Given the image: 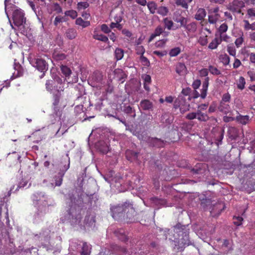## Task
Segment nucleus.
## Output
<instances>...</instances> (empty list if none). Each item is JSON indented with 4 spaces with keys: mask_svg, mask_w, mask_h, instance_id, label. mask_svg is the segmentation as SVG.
<instances>
[{
    "mask_svg": "<svg viewBox=\"0 0 255 255\" xmlns=\"http://www.w3.org/2000/svg\"><path fill=\"white\" fill-rule=\"evenodd\" d=\"M92 208H69L67 214L60 218V222H68L73 227L78 226L81 229L95 227L96 214Z\"/></svg>",
    "mask_w": 255,
    "mask_h": 255,
    "instance_id": "nucleus-1",
    "label": "nucleus"
},
{
    "mask_svg": "<svg viewBox=\"0 0 255 255\" xmlns=\"http://www.w3.org/2000/svg\"><path fill=\"white\" fill-rule=\"evenodd\" d=\"M174 232L177 233L179 236H182V238L180 239L181 242H192L189 239V225H183L178 223L174 227Z\"/></svg>",
    "mask_w": 255,
    "mask_h": 255,
    "instance_id": "nucleus-2",
    "label": "nucleus"
},
{
    "mask_svg": "<svg viewBox=\"0 0 255 255\" xmlns=\"http://www.w3.org/2000/svg\"><path fill=\"white\" fill-rule=\"evenodd\" d=\"M189 101L185 97L179 95L174 102V108H179L180 112L184 113L189 110L190 104Z\"/></svg>",
    "mask_w": 255,
    "mask_h": 255,
    "instance_id": "nucleus-3",
    "label": "nucleus"
},
{
    "mask_svg": "<svg viewBox=\"0 0 255 255\" xmlns=\"http://www.w3.org/2000/svg\"><path fill=\"white\" fill-rule=\"evenodd\" d=\"M51 233V230L46 228L43 229L39 234H33V238L34 240L41 242L43 245V244L49 243Z\"/></svg>",
    "mask_w": 255,
    "mask_h": 255,
    "instance_id": "nucleus-4",
    "label": "nucleus"
},
{
    "mask_svg": "<svg viewBox=\"0 0 255 255\" xmlns=\"http://www.w3.org/2000/svg\"><path fill=\"white\" fill-rule=\"evenodd\" d=\"M245 7V2L243 0H234L229 3L227 8L234 13H240L242 8Z\"/></svg>",
    "mask_w": 255,
    "mask_h": 255,
    "instance_id": "nucleus-5",
    "label": "nucleus"
},
{
    "mask_svg": "<svg viewBox=\"0 0 255 255\" xmlns=\"http://www.w3.org/2000/svg\"><path fill=\"white\" fill-rule=\"evenodd\" d=\"M24 13L21 9H16L13 13V21L14 24L19 27L23 25L25 21Z\"/></svg>",
    "mask_w": 255,
    "mask_h": 255,
    "instance_id": "nucleus-6",
    "label": "nucleus"
},
{
    "mask_svg": "<svg viewBox=\"0 0 255 255\" xmlns=\"http://www.w3.org/2000/svg\"><path fill=\"white\" fill-rule=\"evenodd\" d=\"M34 66L39 71L43 72L42 76L48 69V64L45 60L41 58H36L34 60Z\"/></svg>",
    "mask_w": 255,
    "mask_h": 255,
    "instance_id": "nucleus-7",
    "label": "nucleus"
},
{
    "mask_svg": "<svg viewBox=\"0 0 255 255\" xmlns=\"http://www.w3.org/2000/svg\"><path fill=\"white\" fill-rule=\"evenodd\" d=\"M219 8L218 7L209 10L208 21L210 23L215 24L219 20L220 15L219 13Z\"/></svg>",
    "mask_w": 255,
    "mask_h": 255,
    "instance_id": "nucleus-8",
    "label": "nucleus"
},
{
    "mask_svg": "<svg viewBox=\"0 0 255 255\" xmlns=\"http://www.w3.org/2000/svg\"><path fill=\"white\" fill-rule=\"evenodd\" d=\"M149 202L152 206L158 207L168 206L167 200L163 198L153 196L149 198Z\"/></svg>",
    "mask_w": 255,
    "mask_h": 255,
    "instance_id": "nucleus-9",
    "label": "nucleus"
},
{
    "mask_svg": "<svg viewBox=\"0 0 255 255\" xmlns=\"http://www.w3.org/2000/svg\"><path fill=\"white\" fill-rule=\"evenodd\" d=\"M172 242L174 243V248L176 249L178 252L183 251L186 247L190 245H194L192 242H181L180 240L177 239H175L174 240H173Z\"/></svg>",
    "mask_w": 255,
    "mask_h": 255,
    "instance_id": "nucleus-10",
    "label": "nucleus"
},
{
    "mask_svg": "<svg viewBox=\"0 0 255 255\" xmlns=\"http://www.w3.org/2000/svg\"><path fill=\"white\" fill-rule=\"evenodd\" d=\"M147 142L150 146L158 148L163 147L165 144L163 140L156 137H149L147 139Z\"/></svg>",
    "mask_w": 255,
    "mask_h": 255,
    "instance_id": "nucleus-11",
    "label": "nucleus"
},
{
    "mask_svg": "<svg viewBox=\"0 0 255 255\" xmlns=\"http://www.w3.org/2000/svg\"><path fill=\"white\" fill-rule=\"evenodd\" d=\"M124 208H111V212L113 218L116 220H119L125 216Z\"/></svg>",
    "mask_w": 255,
    "mask_h": 255,
    "instance_id": "nucleus-12",
    "label": "nucleus"
},
{
    "mask_svg": "<svg viewBox=\"0 0 255 255\" xmlns=\"http://www.w3.org/2000/svg\"><path fill=\"white\" fill-rule=\"evenodd\" d=\"M140 106L143 111L152 110L153 104L149 100L145 99L140 101Z\"/></svg>",
    "mask_w": 255,
    "mask_h": 255,
    "instance_id": "nucleus-13",
    "label": "nucleus"
},
{
    "mask_svg": "<svg viewBox=\"0 0 255 255\" xmlns=\"http://www.w3.org/2000/svg\"><path fill=\"white\" fill-rule=\"evenodd\" d=\"M237 113L238 114V115L236 117L235 120L237 122L243 125H246L249 122L250 117L248 115H241L238 111H237Z\"/></svg>",
    "mask_w": 255,
    "mask_h": 255,
    "instance_id": "nucleus-14",
    "label": "nucleus"
},
{
    "mask_svg": "<svg viewBox=\"0 0 255 255\" xmlns=\"http://www.w3.org/2000/svg\"><path fill=\"white\" fill-rule=\"evenodd\" d=\"M230 109V106L228 103L220 102L218 109L220 112L227 115L229 113Z\"/></svg>",
    "mask_w": 255,
    "mask_h": 255,
    "instance_id": "nucleus-15",
    "label": "nucleus"
},
{
    "mask_svg": "<svg viewBox=\"0 0 255 255\" xmlns=\"http://www.w3.org/2000/svg\"><path fill=\"white\" fill-rule=\"evenodd\" d=\"M173 19L174 21L180 23V27H183L187 23V19L179 14H174Z\"/></svg>",
    "mask_w": 255,
    "mask_h": 255,
    "instance_id": "nucleus-16",
    "label": "nucleus"
},
{
    "mask_svg": "<svg viewBox=\"0 0 255 255\" xmlns=\"http://www.w3.org/2000/svg\"><path fill=\"white\" fill-rule=\"evenodd\" d=\"M60 69H61V71L62 74L65 77V80H67V81L68 83H70L71 82V81L69 80V77L72 73V71H71V69L67 66H65V65H62L60 66Z\"/></svg>",
    "mask_w": 255,
    "mask_h": 255,
    "instance_id": "nucleus-17",
    "label": "nucleus"
},
{
    "mask_svg": "<svg viewBox=\"0 0 255 255\" xmlns=\"http://www.w3.org/2000/svg\"><path fill=\"white\" fill-rule=\"evenodd\" d=\"M46 88L49 91H52L53 89H56L58 91L62 90V87H58L55 85L53 80H47L45 84Z\"/></svg>",
    "mask_w": 255,
    "mask_h": 255,
    "instance_id": "nucleus-18",
    "label": "nucleus"
},
{
    "mask_svg": "<svg viewBox=\"0 0 255 255\" xmlns=\"http://www.w3.org/2000/svg\"><path fill=\"white\" fill-rule=\"evenodd\" d=\"M209 77H206L205 82L203 83L202 88L201 91L200 97L202 99H205L207 96L208 84Z\"/></svg>",
    "mask_w": 255,
    "mask_h": 255,
    "instance_id": "nucleus-19",
    "label": "nucleus"
},
{
    "mask_svg": "<svg viewBox=\"0 0 255 255\" xmlns=\"http://www.w3.org/2000/svg\"><path fill=\"white\" fill-rule=\"evenodd\" d=\"M163 30L164 29L161 27V26H158L155 29L154 32L150 35L148 39V42H151L155 38V37L159 36L163 32Z\"/></svg>",
    "mask_w": 255,
    "mask_h": 255,
    "instance_id": "nucleus-20",
    "label": "nucleus"
},
{
    "mask_svg": "<svg viewBox=\"0 0 255 255\" xmlns=\"http://www.w3.org/2000/svg\"><path fill=\"white\" fill-rule=\"evenodd\" d=\"M115 235L118 238L119 240L123 242H126L128 241V238L127 235L125 233V231L123 229H120L116 230L114 232Z\"/></svg>",
    "mask_w": 255,
    "mask_h": 255,
    "instance_id": "nucleus-21",
    "label": "nucleus"
},
{
    "mask_svg": "<svg viewBox=\"0 0 255 255\" xmlns=\"http://www.w3.org/2000/svg\"><path fill=\"white\" fill-rule=\"evenodd\" d=\"M77 35V31L74 28H69L65 32L66 37L70 40L75 38Z\"/></svg>",
    "mask_w": 255,
    "mask_h": 255,
    "instance_id": "nucleus-22",
    "label": "nucleus"
},
{
    "mask_svg": "<svg viewBox=\"0 0 255 255\" xmlns=\"http://www.w3.org/2000/svg\"><path fill=\"white\" fill-rule=\"evenodd\" d=\"M176 72L180 75H183L186 70L185 65L183 63H178L176 66Z\"/></svg>",
    "mask_w": 255,
    "mask_h": 255,
    "instance_id": "nucleus-23",
    "label": "nucleus"
},
{
    "mask_svg": "<svg viewBox=\"0 0 255 255\" xmlns=\"http://www.w3.org/2000/svg\"><path fill=\"white\" fill-rule=\"evenodd\" d=\"M206 15V12L204 8H199L195 15V18L198 20L204 19Z\"/></svg>",
    "mask_w": 255,
    "mask_h": 255,
    "instance_id": "nucleus-24",
    "label": "nucleus"
},
{
    "mask_svg": "<svg viewBox=\"0 0 255 255\" xmlns=\"http://www.w3.org/2000/svg\"><path fill=\"white\" fill-rule=\"evenodd\" d=\"M3 217L6 219V223L8 224L9 219L8 208H0V221H1Z\"/></svg>",
    "mask_w": 255,
    "mask_h": 255,
    "instance_id": "nucleus-25",
    "label": "nucleus"
},
{
    "mask_svg": "<svg viewBox=\"0 0 255 255\" xmlns=\"http://www.w3.org/2000/svg\"><path fill=\"white\" fill-rule=\"evenodd\" d=\"M221 43V39L218 38L216 34L215 38L209 44L208 48L212 50L215 49Z\"/></svg>",
    "mask_w": 255,
    "mask_h": 255,
    "instance_id": "nucleus-26",
    "label": "nucleus"
},
{
    "mask_svg": "<svg viewBox=\"0 0 255 255\" xmlns=\"http://www.w3.org/2000/svg\"><path fill=\"white\" fill-rule=\"evenodd\" d=\"M201 201V205L203 207L205 206H210L212 204V200L209 198H207L204 195H203L199 198Z\"/></svg>",
    "mask_w": 255,
    "mask_h": 255,
    "instance_id": "nucleus-27",
    "label": "nucleus"
},
{
    "mask_svg": "<svg viewBox=\"0 0 255 255\" xmlns=\"http://www.w3.org/2000/svg\"><path fill=\"white\" fill-rule=\"evenodd\" d=\"M188 32H194L197 29V25L195 22H191L190 23L185 24L183 26Z\"/></svg>",
    "mask_w": 255,
    "mask_h": 255,
    "instance_id": "nucleus-28",
    "label": "nucleus"
},
{
    "mask_svg": "<svg viewBox=\"0 0 255 255\" xmlns=\"http://www.w3.org/2000/svg\"><path fill=\"white\" fill-rule=\"evenodd\" d=\"M146 5L150 13L154 14L155 12V10H157V5L154 1H149Z\"/></svg>",
    "mask_w": 255,
    "mask_h": 255,
    "instance_id": "nucleus-29",
    "label": "nucleus"
},
{
    "mask_svg": "<svg viewBox=\"0 0 255 255\" xmlns=\"http://www.w3.org/2000/svg\"><path fill=\"white\" fill-rule=\"evenodd\" d=\"M75 23L77 25L81 26L82 28H85L90 25L89 21H85L81 17H78L75 21Z\"/></svg>",
    "mask_w": 255,
    "mask_h": 255,
    "instance_id": "nucleus-30",
    "label": "nucleus"
},
{
    "mask_svg": "<svg viewBox=\"0 0 255 255\" xmlns=\"http://www.w3.org/2000/svg\"><path fill=\"white\" fill-rule=\"evenodd\" d=\"M60 100L58 96H56L54 98V101L53 102V109L55 113L57 116L60 115V112L59 111L58 105L59 104Z\"/></svg>",
    "mask_w": 255,
    "mask_h": 255,
    "instance_id": "nucleus-31",
    "label": "nucleus"
},
{
    "mask_svg": "<svg viewBox=\"0 0 255 255\" xmlns=\"http://www.w3.org/2000/svg\"><path fill=\"white\" fill-rule=\"evenodd\" d=\"M53 57L56 61H61L66 59V55L62 52L55 51L53 54Z\"/></svg>",
    "mask_w": 255,
    "mask_h": 255,
    "instance_id": "nucleus-32",
    "label": "nucleus"
},
{
    "mask_svg": "<svg viewBox=\"0 0 255 255\" xmlns=\"http://www.w3.org/2000/svg\"><path fill=\"white\" fill-rule=\"evenodd\" d=\"M14 187V186L13 187ZM13 188H11L10 190V191H9L7 193V197H5L4 198H3V200H1L0 201V207H7V206H8L9 205V204H8V197L10 196L11 195V191H12V190L13 189Z\"/></svg>",
    "mask_w": 255,
    "mask_h": 255,
    "instance_id": "nucleus-33",
    "label": "nucleus"
},
{
    "mask_svg": "<svg viewBox=\"0 0 255 255\" xmlns=\"http://www.w3.org/2000/svg\"><path fill=\"white\" fill-rule=\"evenodd\" d=\"M99 144V150L104 154H106L109 151V146L105 142L101 141Z\"/></svg>",
    "mask_w": 255,
    "mask_h": 255,
    "instance_id": "nucleus-34",
    "label": "nucleus"
},
{
    "mask_svg": "<svg viewBox=\"0 0 255 255\" xmlns=\"http://www.w3.org/2000/svg\"><path fill=\"white\" fill-rule=\"evenodd\" d=\"M209 209V211L210 213V215L213 217H218L223 210L224 208H222L220 209V208H208Z\"/></svg>",
    "mask_w": 255,
    "mask_h": 255,
    "instance_id": "nucleus-35",
    "label": "nucleus"
},
{
    "mask_svg": "<svg viewBox=\"0 0 255 255\" xmlns=\"http://www.w3.org/2000/svg\"><path fill=\"white\" fill-rule=\"evenodd\" d=\"M91 248L87 245V243H83V246L81 254L82 255H89L91 252Z\"/></svg>",
    "mask_w": 255,
    "mask_h": 255,
    "instance_id": "nucleus-36",
    "label": "nucleus"
},
{
    "mask_svg": "<svg viewBox=\"0 0 255 255\" xmlns=\"http://www.w3.org/2000/svg\"><path fill=\"white\" fill-rule=\"evenodd\" d=\"M115 73L117 77L119 78V80L122 81V82H123L127 77V74L122 70H116Z\"/></svg>",
    "mask_w": 255,
    "mask_h": 255,
    "instance_id": "nucleus-37",
    "label": "nucleus"
},
{
    "mask_svg": "<svg viewBox=\"0 0 255 255\" xmlns=\"http://www.w3.org/2000/svg\"><path fill=\"white\" fill-rule=\"evenodd\" d=\"M124 54V51L123 49L119 48H117L115 51V58L117 61L121 60Z\"/></svg>",
    "mask_w": 255,
    "mask_h": 255,
    "instance_id": "nucleus-38",
    "label": "nucleus"
},
{
    "mask_svg": "<svg viewBox=\"0 0 255 255\" xmlns=\"http://www.w3.org/2000/svg\"><path fill=\"white\" fill-rule=\"evenodd\" d=\"M163 22L165 27L168 30H171L172 29L174 23L171 20L169 19L168 17H166L163 19Z\"/></svg>",
    "mask_w": 255,
    "mask_h": 255,
    "instance_id": "nucleus-39",
    "label": "nucleus"
},
{
    "mask_svg": "<svg viewBox=\"0 0 255 255\" xmlns=\"http://www.w3.org/2000/svg\"><path fill=\"white\" fill-rule=\"evenodd\" d=\"M94 39L98 40H100L104 42H107L109 41L108 38L103 34H94L93 35Z\"/></svg>",
    "mask_w": 255,
    "mask_h": 255,
    "instance_id": "nucleus-40",
    "label": "nucleus"
},
{
    "mask_svg": "<svg viewBox=\"0 0 255 255\" xmlns=\"http://www.w3.org/2000/svg\"><path fill=\"white\" fill-rule=\"evenodd\" d=\"M191 91V89L190 88L183 89L181 92V94L180 95H182L184 97L188 96L187 100L188 101H190L192 99L191 96L190 95Z\"/></svg>",
    "mask_w": 255,
    "mask_h": 255,
    "instance_id": "nucleus-41",
    "label": "nucleus"
},
{
    "mask_svg": "<svg viewBox=\"0 0 255 255\" xmlns=\"http://www.w3.org/2000/svg\"><path fill=\"white\" fill-rule=\"evenodd\" d=\"M89 6V4L87 1L78 2L77 4V8L78 10L85 9Z\"/></svg>",
    "mask_w": 255,
    "mask_h": 255,
    "instance_id": "nucleus-42",
    "label": "nucleus"
},
{
    "mask_svg": "<svg viewBox=\"0 0 255 255\" xmlns=\"http://www.w3.org/2000/svg\"><path fill=\"white\" fill-rule=\"evenodd\" d=\"M168 11V9L165 6H160L157 8V12L162 16L166 15Z\"/></svg>",
    "mask_w": 255,
    "mask_h": 255,
    "instance_id": "nucleus-43",
    "label": "nucleus"
},
{
    "mask_svg": "<svg viewBox=\"0 0 255 255\" xmlns=\"http://www.w3.org/2000/svg\"><path fill=\"white\" fill-rule=\"evenodd\" d=\"M220 59L225 65H227L230 63V57L226 54L221 55L220 56Z\"/></svg>",
    "mask_w": 255,
    "mask_h": 255,
    "instance_id": "nucleus-44",
    "label": "nucleus"
},
{
    "mask_svg": "<svg viewBox=\"0 0 255 255\" xmlns=\"http://www.w3.org/2000/svg\"><path fill=\"white\" fill-rule=\"evenodd\" d=\"M180 52V48L177 47L171 49L169 54L171 57H175L177 56Z\"/></svg>",
    "mask_w": 255,
    "mask_h": 255,
    "instance_id": "nucleus-45",
    "label": "nucleus"
},
{
    "mask_svg": "<svg viewBox=\"0 0 255 255\" xmlns=\"http://www.w3.org/2000/svg\"><path fill=\"white\" fill-rule=\"evenodd\" d=\"M207 35H201L198 39L199 43L202 46H205L208 43Z\"/></svg>",
    "mask_w": 255,
    "mask_h": 255,
    "instance_id": "nucleus-46",
    "label": "nucleus"
},
{
    "mask_svg": "<svg viewBox=\"0 0 255 255\" xmlns=\"http://www.w3.org/2000/svg\"><path fill=\"white\" fill-rule=\"evenodd\" d=\"M233 220H234L233 223L235 225L239 226L242 225L243 218L242 217L234 216L233 217Z\"/></svg>",
    "mask_w": 255,
    "mask_h": 255,
    "instance_id": "nucleus-47",
    "label": "nucleus"
},
{
    "mask_svg": "<svg viewBox=\"0 0 255 255\" xmlns=\"http://www.w3.org/2000/svg\"><path fill=\"white\" fill-rule=\"evenodd\" d=\"M245 84L246 81L245 78L242 76L240 77L237 84L238 88L240 90L244 89L245 88Z\"/></svg>",
    "mask_w": 255,
    "mask_h": 255,
    "instance_id": "nucleus-48",
    "label": "nucleus"
},
{
    "mask_svg": "<svg viewBox=\"0 0 255 255\" xmlns=\"http://www.w3.org/2000/svg\"><path fill=\"white\" fill-rule=\"evenodd\" d=\"M209 71L213 75H219L221 74L220 71L216 67L213 66H209Z\"/></svg>",
    "mask_w": 255,
    "mask_h": 255,
    "instance_id": "nucleus-49",
    "label": "nucleus"
},
{
    "mask_svg": "<svg viewBox=\"0 0 255 255\" xmlns=\"http://www.w3.org/2000/svg\"><path fill=\"white\" fill-rule=\"evenodd\" d=\"M66 16H70L72 19H75L77 16V12L74 10H67L64 13Z\"/></svg>",
    "mask_w": 255,
    "mask_h": 255,
    "instance_id": "nucleus-50",
    "label": "nucleus"
},
{
    "mask_svg": "<svg viewBox=\"0 0 255 255\" xmlns=\"http://www.w3.org/2000/svg\"><path fill=\"white\" fill-rule=\"evenodd\" d=\"M227 51L230 55L236 56V50L233 45H229L227 46Z\"/></svg>",
    "mask_w": 255,
    "mask_h": 255,
    "instance_id": "nucleus-51",
    "label": "nucleus"
},
{
    "mask_svg": "<svg viewBox=\"0 0 255 255\" xmlns=\"http://www.w3.org/2000/svg\"><path fill=\"white\" fill-rule=\"evenodd\" d=\"M228 28V26L227 23H224L222 24L219 28H218V32L219 34H222L223 33H225Z\"/></svg>",
    "mask_w": 255,
    "mask_h": 255,
    "instance_id": "nucleus-52",
    "label": "nucleus"
},
{
    "mask_svg": "<svg viewBox=\"0 0 255 255\" xmlns=\"http://www.w3.org/2000/svg\"><path fill=\"white\" fill-rule=\"evenodd\" d=\"M231 99V95L229 93L223 95L221 102L229 103Z\"/></svg>",
    "mask_w": 255,
    "mask_h": 255,
    "instance_id": "nucleus-53",
    "label": "nucleus"
},
{
    "mask_svg": "<svg viewBox=\"0 0 255 255\" xmlns=\"http://www.w3.org/2000/svg\"><path fill=\"white\" fill-rule=\"evenodd\" d=\"M197 119L200 122H206L209 120V117L207 114L204 113L203 114H201L199 116H198Z\"/></svg>",
    "mask_w": 255,
    "mask_h": 255,
    "instance_id": "nucleus-54",
    "label": "nucleus"
},
{
    "mask_svg": "<svg viewBox=\"0 0 255 255\" xmlns=\"http://www.w3.org/2000/svg\"><path fill=\"white\" fill-rule=\"evenodd\" d=\"M135 52L137 55H143L145 52V49L143 46L137 45L135 48Z\"/></svg>",
    "mask_w": 255,
    "mask_h": 255,
    "instance_id": "nucleus-55",
    "label": "nucleus"
},
{
    "mask_svg": "<svg viewBox=\"0 0 255 255\" xmlns=\"http://www.w3.org/2000/svg\"><path fill=\"white\" fill-rule=\"evenodd\" d=\"M244 41V39L243 37V34L242 33V35L241 36H240L239 37L237 38L236 39V40L235 41L236 46L238 48L241 47V46L242 45Z\"/></svg>",
    "mask_w": 255,
    "mask_h": 255,
    "instance_id": "nucleus-56",
    "label": "nucleus"
},
{
    "mask_svg": "<svg viewBox=\"0 0 255 255\" xmlns=\"http://www.w3.org/2000/svg\"><path fill=\"white\" fill-rule=\"evenodd\" d=\"M140 61L142 64L145 66H149L150 65V62L148 59L144 57L143 55H141L140 57Z\"/></svg>",
    "mask_w": 255,
    "mask_h": 255,
    "instance_id": "nucleus-57",
    "label": "nucleus"
},
{
    "mask_svg": "<svg viewBox=\"0 0 255 255\" xmlns=\"http://www.w3.org/2000/svg\"><path fill=\"white\" fill-rule=\"evenodd\" d=\"M53 10L56 11L57 14L62 12V9L60 4L58 3H54L53 5Z\"/></svg>",
    "mask_w": 255,
    "mask_h": 255,
    "instance_id": "nucleus-58",
    "label": "nucleus"
},
{
    "mask_svg": "<svg viewBox=\"0 0 255 255\" xmlns=\"http://www.w3.org/2000/svg\"><path fill=\"white\" fill-rule=\"evenodd\" d=\"M175 3L177 5H180L183 8H187L188 7V4L185 0H176Z\"/></svg>",
    "mask_w": 255,
    "mask_h": 255,
    "instance_id": "nucleus-59",
    "label": "nucleus"
},
{
    "mask_svg": "<svg viewBox=\"0 0 255 255\" xmlns=\"http://www.w3.org/2000/svg\"><path fill=\"white\" fill-rule=\"evenodd\" d=\"M153 54L157 55V56H158L160 58H161L163 56L166 55L167 52L165 50L161 51L155 50L153 52Z\"/></svg>",
    "mask_w": 255,
    "mask_h": 255,
    "instance_id": "nucleus-60",
    "label": "nucleus"
},
{
    "mask_svg": "<svg viewBox=\"0 0 255 255\" xmlns=\"http://www.w3.org/2000/svg\"><path fill=\"white\" fill-rule=\"evenodd\" d=\"M247 55L249 58L250 63L255 64V53H248Z\"/></svg>",
    "mask_w": 255,
    "mask_h": 255,
    "instance_id": "nucleus-61",
    "label": "nucleus"
},
{
    "mask_svg": "<svg viewBox=\"0 0 255 255\" xmlns=\"http://www.w3.org/2000/svg\"><path fill=\"white\" fill-rule=\"evenodd\" d=\"M219 39H221V43L222 41L227 42L229 38V36L227 35L225 33L222 34H219V36H218Z\"/></svg>",
    "mask_w": 255,
    "mask_h": 255,
    "instance_id": "nucleus-62",
    "label": "nucleus"
},
{
    "mask_svg": "<svg viewBox=\"0 0 255 255\" xmlns=\"http://www.w3.org/2000/svg\"><path fill=\"white\" fill-rule=\"evenodd\" d=\"M247 15L249 17H255V8H249L247 10Z\"/></svg>",
    "mask_w": 255,
    "mask_h": 255,
    "instance_id": "nucleus-63",
    "label": "nucleus"
},
{
    "mask_svg": "<svg viewBox=\"0 0 255 255\" xmlns=\"http://www.w3.org/2000/svg\"><path fill=\"white\" fill-rule=\"evenodd\" d=\"M118 251L121 252L122 255H129V252L125 248L118 247Z\"/></svg>",
    "mask_w": 255,
    "mask_h": 255,
    "instance_id": "nucleus-64",
    "label": "nucleus"
}]
</instances>
